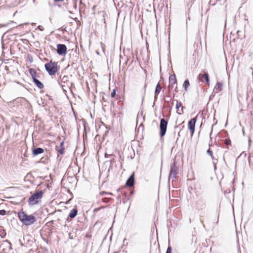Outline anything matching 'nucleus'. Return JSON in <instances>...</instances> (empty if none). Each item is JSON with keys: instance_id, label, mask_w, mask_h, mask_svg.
<instances>
[{"instance_id": "nucleus-1", "label": "nucleus", "mask_w": 253, "mask_h": 253, "mask_svg": "<svg viewBox=\"0 0 253 253\" xmlns=\"http://www.w3.org/2000/svg\"><path fill=\"white\" fill-rule=\"evenodd\" d=\"M45 69L50 76H54L58 70L57 62L50 60L44 65Z\"/></svg>"}, {"instance_id": "nucleus-2", "label": "nucleus", "mask_w": 253, "mask_h": 253, "mask_svg": "<svg viewBox=\"0 0 253 253\" xmlns=\"http://www.w3.org/2000/svg\"><path fill=\"white\" fill-rule=\"evenodd\" d=\"M43 192L42 190L36 191L29 198L28 203L30 205H35L38 204L42 197Z\"/></svg>"}, {"instance_id": "nucleus-3", "label": "nucleus", "mask_w": 253, "mask_h": 253, "mask_svg": "<svg viewBox=\"0 0 253 253\" xmlns=\"http://www.w3.org/2000/svg\"><path fill=\"white\" fill-rule=\"evenodd\" d=\"M18 216L20 221H36V220L34 215H28L23 211H19Z\"/></svg>"}, {"instance_id": "nucleus-4", "label": "nucleus", "mask_w": 253, "mask_h": 253, "mask_svg": "<svg viewBox=\"0 0 253 253\" xmlns=\"http://www.w3.org/2000/svg\"><path fill=\"white\" fill-rule=\"evenodd\" d=\"M168 124V121L164 118L161 119L160 124V135L161 137H163L166 134Z\"/></svg>"}, {"instance_id": "nucleus-5", "label": "nucleus", "mask_w": 253, "mask_h": 253, "mask_svg": "<svg viewBox=\"0 0 253 253\" xmlns=\"http://www.w3.org/2000/svg\"><path fill=\"white\" fill-rule=\"evenodd\" d=\"M178 168L176 167L175 163H173L172 166L171 167L170 172L169 176V180L170 178L175 179L176 178V175L178 173L177 172Z\"/></svg>"}, {"instance_id": "nucleus-6", "label": "nucleus", "mask_w": 253, "mask_h": 253, "mask_svg": "<svg viewBox=\"0 0 253 253\" xmlns=\"http://www.w3.org/2000/svg\"><path fill=\"white\" fill-rule=\"evenodd\" d=\"M67 47L64 44H58L57 45V53L59 55H65L67 53Z\"/></svg>"}, {"instance_id": "nucleus-7", "label": "nucleus", "mask_w": 253, "mask_h": 253, "mask_svg": "<svg viewBox=\"0 0 253 253\" xmlns=\"http://www.w3.org/2000/svg\"><path fill=\"white\" fill-rule=\"evenodd\" d=\"M196 122V117L191 119L188 124V128L191 135H192L195 131V124Z\"/></svg>"}, {"instance_id": "nucleus-8", "label": "nucleus", "mask_w": 253, "mask_h": 253, "mask_svg": "<svg viewBox=\"0 0 253 253\" xmlns=\"http://www.w3.org/2000/svg\"><path fill=\"white\" fill-rule=\"evenodd\" d=\"M207 153L211 158L212 160V164L214 166V169H216V164L218 163V158L215 157L213 155L212 151L210 149H209L207 150Z\"/></svg>"}, {"instance_id": "nucleus-9", "label": "nucleus", "mask_w": 253, "mask_h": 253, "mask_svg": "<svg viewBox=\"0 0 253 253\" xmlns=\"http://www.w3.org/2000/svg\"><path fill=\"white\" fill-rule=\"evenodd\" d=\"M177 85V80L175 74L170 75L169 77V87L171 88H173L174 85Z\"/></svg>"}, {"instance_id": "nucleus-10", "label": "nucleus", "mask_w": 253, "mask_h": 253, "mask_svg": "<svg viewBox=\"0 0 253 253\" xmlns=\"http://www.w3.org/2000/svg\"><path fill=\"white\" fill-rule=\"evenodd\" d=\"M134 172H133L127 179L126 185L128 187H131L134 185Z\"/></svg>"}, {"instance_id": "nucleus-11", "label": "nucleus", "mask_w": 253, "mask_h": 253, "mask_svg": "<svg viewBox=\"0 0 253 253\" xmlns=\"http://www.w3.org/2000/svg\"><path fill=\"white\" fill-rule=\"evenodd\" d=\"M196 209L199 211L203 210L206 208V203L202 200H199L196 202Z\"/></svg>"}, {"instance_id": "nucleus-12", "label": "nucleus", "mask_w": 253, "mask_h": 253, "mask_svg": "<svg viewBox=\"0 0 253 253\" xmlns=\"http://www.w3.org/2000/svg\"><path fill=\"white\" fill-rule=\"evenodd\" d=\"M199 79L200 80V81L202 82H204V80H205L206 83L207 84L209 85L210 79H209V74L207 73H205V74L203 75L199 74Z\"/></svg>"}, {"instance_id": "nucleus-13", "label": "nucleus", "mask_w": 253, "mask_h": 253, "mask_svg": "<svg viewBox=\"0 0 253 253\" xmlns=\"http://www.w3.org/2000/svg\"><path fill=\"white\" fill-rule=\"evenodd\" d=\"M56 150L58 152V153L61 155H63L64 152V141H62L60 142V144L59 146L56 147Z\"/></svg>"}, {"instance_id": "nucleus-14", "label": "nucleus", "mask_w": 253, "mask_h": 253, "mask_svg": "<svg viewBox=\"0 0 253 253\" xmlns=\"http://www.w3.org/2000/svg\"><path fill=\"white\" fill-rule=\"evenodd\" d=\"M175 107L176 109V112L178 114L181 115L183 113V107L182 106V104L181 102H178V101H176V104Z\"/></svg>"}, {"instance_id": "nucleus-15", "label": "nucleus", "mask_w": 253, "mask_h": 253, "mask_svg": "<svg viewBox=\"0 0 253 253\" xmlns=\"http://www.w3.org/2000/svg\"><path fill=\"white\" fill-rule=\"evenodd\" d=\"M43 152H44V149L41 147H38V148L33 149L32 150V154L34 156H36L40 154L43 153Z\"/></svg>"}, {"instance_id": "nucleus-16", "label": "nucleus", "mask_w": 253, "mask_h": 253, "mask_svg": "<svg viewBox=\"0 0 253 253\" xmlns=\"http://www.w3.org/2000/svg\"><path fill=\"white\" fill-rule=\"evenodd\" d=\"M69 82V77L67 76H64L62 78L60 77L58 81V84L59 85H62V84H67Z\"/></svg>"}, {"instance_id": "nucleus-17", "label": "nucleus", "mask_w": 253, "mask_h": 253, "mask_svg": "<svg viewBox=\"0 0 253 253\" xmlns=\"http://www.w3.org/2000/svg\"><path fill=\"white\" fill-rule=\"evenodd\" d=\"M29 72L32 76L33 80H34V79H37L38 75L36 71L34 69L30 68L29 69Z\"/></svg>"}, {"instance_id": "nucleus-18", "label": "nucleus", "mask_w": 253, "mask_h": 253, "mask_svg": "<svg viewBox=\"0 0 253 253\" xmlns=\"http://www.w3.org/2000/svg\"><path fill=\"white\" fill-rule=\"evenodd\" d=\"M34 84L38 87L40 89H42L44 87L43 84L39 81L37 79H34L33 80Z\"/></svg>"}, {"instance_id": "nucleus-19", "label": "nucleus", "mask_w": 253, "mask_h": 253, "mask_svg": "<svg viewBox=\"0 0 253 253\" xmlns=\"http://www.w3.org/2000/svg\"><path fill=\"white\" fill-rule=\"evenodd\" d=\"M77 213H78L77 209L76 208H74L71 211L69 214V217H70L71 218H74L77 215Z\"/></svg>"}, {"instance_id": "nucleus-20", "label": "nucleus", "mask_w": 253, "mask_h": 253, "mask_svg": "<svg viewBox=\"0 0 253 253\" xmlns=\"http://www.w3.org/2000/svg\"><path fill=\"white\" fill-rule=\"evenodd\" d=\"M162 87L159 83H158L156 87L155 91V99H157V96L160 93Z\"/></svg>"}, {"instance_id": "nucleus-21", "label": "nucleus", "mask_w": 253, "mask_h": 253, "mask_svg": "<svg viewBox=\"0 0 253 253\" xmlns=\"http://www.w3.org/2000/svg\"><path fill=\"white\" fill-rule=\"evenodd\" d=\"M173 227H172V222H169L167 224V227L168 228L169 232H171L173 230V229L175 228V226L176 225V222H173Z\"/></svg>"}, {"instance_id": "nucleus-22", "label": "nucleus", "mask_w": 253, "mask_h": 253, "mask_svg": "<svg viewBox=\"0 0 253 253\" xmlns=\"http://www.w3.org/2000/svg\"><path fill=\"white\" fill-rule=\"evenodd\" d=\"M222 84L221 83L217 82L214 87V89L216 91H221L222 89Z\"/></svg>"}, {"instance_id": "nucleus-23", "label": "nucleus", "mask_w": 253, "mask_h": 253, "mask_svg": "<svg viewBox=\"0 0 253 253\" xmlns=\"http://www.w3.org/2000/svg\"><path fill=\"white\" fill-rule=\"evenodd\" d=\"M190 85L189 81L188 80H185L183 84V87L185 91H187L188 86Z\"/></svg>"}, {"instance_id": "nucleus-24", "label": "nucleus", "mask_w": 253, "mask_h": 253, "mask_svg": "<svg viewBox=\"0 0 253 253\" xmlns=\"http://www.w3.org/2000/svg\"><path fill=\"white\" fill-rule=\"evenodd\" d=\"M62 88L64 92L66 93L67 92L66 89L69 88V87L68 85H65L64 84H62V85H59Z\"/></svg>"}, {"instance_id": "nucleus-25", "label": "nucleus", "mask_w": 253, "mask_h": 253, "mask_svg": "<svg viewBox=\"0 0 253 253\" xmlns=\"http://www.w3.org/2000/svg\"><path fill=\"white\" fill-rule=\"evenodd\" d=\"M110 200V198H103L102 199V201L103 202L107 203H108Z\"/></svg>"}, {"instance_id": "nucleus-26", "label": "nucleus", "mask_w": 253, "mask_h": 253, "mask_svg": "<svg viewBox=\"0 0 253 253\" xmlns=\"http://www.w3.org/2000/svg\"><path fill=\"white\" fill-rule=\"evenodd\" d=\"M225 144H226V145L228 146V145H230L231 144V141L228 138V139H226L225 140Z\"/></svg>"}, {"instance_id": "nucleus-27", "label": "nucleus", "mask_w": 253, "mask_h": 253, "mask_svg": "<svg viewBox=\"0 0 253 253\" xmlns=\"http://www.w3.org/2000/svg\"><path fill=\"white\" fill-rule=\"evenodd\" d=\"M166 253H172V248L171 247H168Z\"/></svg>"}, {"instance_id": "nucleus-28", "label": "nucleus", "mask_w": 253, "mask_h": 253, "mask_svg": "<svg viewBox=\"0 0 253 253\" xmlns=\"http://www.w3.org/2000/svg\"><path fill=\"white\" fill-rule=\"evenodd\" d=\"M115 95H116V90L115 89H114L113 91L111 93V96L112 97H114Z\"/></svg>"}, {"instance_id": "nucleus-29", "label": "nucleus", "mask_w": 253, "mask_h": 253, "mask_svg": "<svg viewBox=\"0 0 253 253\" xmlns=\"http://www.w3.org/2000/svg\"><path fill=\"white\" fill-rule=\"evenodd\" d=\"M6 213V211L4 210H0V215H5Z\"/></svg>"}, {"instance_id": "nucleus-30", "label": "nucleus", "mask_w": 253, "mask_h": 253, "mask_svg": "<svg viewBox=\"0 0 253 253\" xmlns=\"http://www.w3.org/2000/svg\"><path fill=\"white\" fill-rule=\"evenodd\" d=\"M105 156L106 158H109V157H112L113 155L112 154H108L107 153H105Z\"/></svg>"}, {"instance_id": "nucleus-31", "label": "nucleus", "mask_w": 253, "mask_h": 253, "mask_svg": "<svg viewBox=\"0 0 253 253\" xmlns=\"http://www.w3.org/2000/svg\"><path fill=\"white\" fill-rule=\"evenodd\" d=\"M106 194H107V192H105V191H101L99 193L100 196L106 195Z\"/></svg>"}, {"instance_id": "nucleus-32", "label": "nucleus", "mask_w": 253, "mask_h": 253, "mask_svg": "<svg viewBox=\"0 0 253 253\" xmlns=\"http://www.w3.org/2000/svg\"><path fill=\"white\" fill-rule=\"evenodd\" d=\"M38 29H39L41 31H43L44 30L43 27L42 26H41V25H39L38 27Z\"/></svg>"}, {"instance_id": "nucleus-33", "label": "nucleus", "mask_w": 253, "mask_h": 253, "mask_svg": "<svg viewBox=\"0 0 253 253\" xmlns=\"http://www.w3.org/2000/svg\"><path fill=\"white\" fill-rule=\"evenodd\" d=\"M105 207H100V208H96L94 210V211H98L100 210V209H103V208H104Z\"/></svg>"}, {"instance_id": "nucleus-34", "label": "nucleus", "mask_w": 253, "mask_h": 253, "mask_svg": "<svg viewBox=\"0 0 253 253\" xmlns=\"http://www.w3.org/2000/svg\"><path fill=\"white\" fill-rule=\"evenodd\" d=\"M25 225L26 226H29L33 222H23Z\"/></svg>"}, {"instance_id": "nucleus-35", "label": "nucleus", "mask_w": 253, "mask_h": 253, "mask_svg": "<svg viewBox=\"0 0 253 253\" xmlns=\"http://www.w3.org/2000/svg\"><path fill=\"white\" fill-rule=\"evenodd\" d=\"M6 234L4 231H2L1 233H0V236H4Z\"/></svg>"}, {"instance_id": "nucleus-36", "label": "nucleus", "mask_w": 253, "mask_h": 253, "mask_svg": "<svg viewBox=\"0 0 253 253\" xmlns=\"http://www.w3.org/2000/svg\"><path fill=\"white\" fill-rule=\"evenodd\" d=\"M74 8L77 9V3L76 2L74 3Z\"/></svg>"}, {"instance_id": "nucleus-37", "label": "nucleus", "mask_w": 253, "mask_h": 253, "mask_svg": "<svg viewBox=\"0 0 253 253\" xmlns=\"http://www.w3.org/2000/svg\"><path fill=\"white\" fill-rule=\"evenodd\" d=\"M55 2H61L63 1V0H54Z\"/></svg>"}, {"instance_id": "nucleus-38", "label": "nucleus", "mask_w": 253, "mask_h": 253, "mask_svg": "<svg viewBox=\"0 0 253 253\" xmlns=\"http://www.w3.org/2000/svg\"><path fill=\"white\" fill-rule=\"evenodd\" d=\"M112 193L110 192H107L106 195H112Z\"/></svg>"}, {"instance_id": "nucleus-39", "label": "nucleus", "mask_w": 253, "mask_h": 253, "mask_svg": "<svg viewBox=\"0 0 253 253\" xmlns=\"http://www.w3.org/2000/svg\"><path fill=\"white\" fill-rule=\"evenodd\" d=\"M212 132V129H211V132L210 133V138L211 139V135Z\"/></svg>"}, {"instance_id": "nucleus-40", "label": "nucleus", "mask_w": 253, "mask_h": 253, "mask_svg": "<svg viewBox=\"0 0 253 253\" xmlns=\"http://www.w3.org/2000/svg\"><path fill=\"white\" fill-rule=\"evenodd\" d=\"M177 85H176V87H175V91L176 92H177L178 91H177Z\"/></svg>"}, {"instance_id": "nucleus-41", "label": "nucleus", "mask_w": 253, "mask_h": 253, "mask_svg": "<svg viewBox=\"0 0 253 253\" xmlns=\"http://www.w3.org/2000/svg\"><path fill=\"white\" fill-rule=\"evenodd\" d=\"M65 31H66V30L65 29H63L62 30V31L64 32Z\"/></svg>"}, {"instance_id": "nucleus-42", "label": "nucleus", "mask_w": 253, "mask_h": 253, "mask_svg": "<svg viewBox=\"0 0 253 253\" xmlns=\"http://www.w3.org/2000/svg\"><path fill=\"white\" fill-rule=\"evenodd\" d=\"M177 127H178V126H174L175 128H177Z\"/></svg>"}, {"instance_id": "nucleus-43", "label": "nucleus", "mask_w": 253, "mask_h": 253, "mask_svg": "<svg viewBox=\"0 0 253 253\" xmlns=\"http://www.w3.org/2000/svg\"><path fill=\"white\" fill-rule=\"evenodd\" d=\"M113 160V159L111 158V159L110 160V162H111Z\"/></svg>"}, {"instance_id": "nucleus-44", "label": "nucleus", "mask_w": 253, "mask_h": 253, "mask_svg": "<svg viewBox=\"0 0 253 253\" xmlns=\"http://www.w3.org/2000/svg\"><path fill=\"white\" fill-rule=\"evenodd\" d=\"M126 240V239H124V243L125 242V241Z\"/></svg>"}, {"instance_id": "nucleus-45", "label": "nucleus", "mask_w": 253, "mask_h": 253, "mask_svg": "<svg viewBox=\"0 0 253 253\" xmlns=\"http://www.w3.org/2000/svg\"><path fill=\"white\" fill-rule=\"evenodd\" d=\"M96 53H97V54H99L98 52L96 51Z\"/></svg>"}, {"instance_id": "nucleus-46", "label": "nucleus", "mask_w": 253, "mask_h": 253, "mask_svg": "<svg viewBox=\"0 0 253 253\" xmlns=\"http://www.w3.org/2000/svg\"><path fill=\"white\" fill-rule=\"evenodd\" d=\"M33 1H35V0H33Z\"/></svg>"}]
</instances>
